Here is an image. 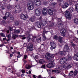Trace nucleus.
I'll use <instances>...</instances> for the list:
<instances>
[{
  "label": "nucleus",
  "mask_w": 78,
  "mask_h": 78,
  "mask_svg": "<svg viewBox=\"0 0 78 78\" xmlns=\"http://www.w3.org/2000/svg\"><path fill=\"white\" fill-rule=\"evenodd\" d=\"M75 10L78 13V4H76L75 5Z\"/></svg>",
  "instance_id": "41"
},
{
  "label": "nucleus",
  "mask_w": 78,
  "mask_h": 78,
  "mask_svg": "<svg viewBox=\"0 0 78 78\" xmlns=\"http://www.w3.org/2000/svg\"><path fill=\"white\" fill-rule=\"evenodd\" d=\"M45 33H47L46 32V31H45V30H43V33H42V36H45Z\"/></svg>",
  "instance_id": "39"
},
{
  "label": "nucleus",
  "mask_w": 78,
  "mask_h": 78,
  "mask_svg": "<svg viewBox=\"0 0 78 78\" xmlns=\"http://www.w3.org/2000/svg\"><path fill=\"white\" fill-rule=\"evenodd\" d=\"M58 41L60 44H62L63 42L62 40V37L61 36H59L58 38Z\"/></svg>",
  "instance_id": "20"
},
{
  "label": "nucleus",
  "mask_w": 78,
  "mask_h": 78,
  "mask_svg": "<svg viewBox=\"0 0 78 78\" xmlns=\"http://www.w3.org/2000/svg\"><path fill=\"white\" fill-rule=\"evenodd\" d=\"M67 60V59L66 57L62 58L59 60V63L61 65H63L64 64H66Z\"/></svg>",
  "instance_id": "5"
},
{
  "label": "nucleus",
  "mask_w": 78,
  "mask_h": 78,
  "mask_svg": "<svg viewBox=\"0 0 78 78\" xmlns=\"http://www.w3.org/2000/svg\"><path fill=\"white\" fill-rule=\"evenodd\" d=\"M33 48V44H29L28 47L27 48V51L28 52V51H32Z\"/></svg>",
  "instance_id": "9"
},
{
  "label": "nucleus",
  "mask_w": 78,
  "mask_h": 78,
  "mask_svg": "<svg viewBox=\"0 0 78 78\" xmlns=\"http://www.w3.org/2000/svg\"><path fill=\"white\" fill-rule=\"evenodd\" d=\"M20 18L22 19H23L24 20H26L28 18V15H24L23 13H21L20 15Z\"/></svg>",
  "instance_id": "11"
},
{
  "label": "nucleus",
  "mask_w": 78,
  "mask_h": 78,
  "mask_svg": "<svg viewBox=\"0 0 78 78\" xmlns=\"http://www.w3.org/2000/svg\"><path fill=\"white\" fill-rule=\"evenodd\" d=\"M43 41H45L47 39V38L45 36H43Z\"/></svg>",
  "instance_id": "47"
},
{
  "label": "nucleus",
  "mask_w": 78,
  "mask_h": 78,
  "mask_svg": "<svg viewBox=\"0 0 78 78\" xmlns=\"http://www.w3.org/2000/svg\"><path fill=\"white\" fill-rule=\"evenodd\" d=\"M59 6H62H62H63V5H62V4L61 3H60L59 4Z\"/></svg>",
  "instance_id": "60"
},
{
  "label": "nucleus",
  "mask_w": 78,
  "mask_h": 78,
  "mask_svg": "<svg viewBox=\"0 0 78 78\" xmlns=\"http://www.w3.org/2000/svg\"><path fill=\"white\" fill-rule=\"evenodd\" d=\"M74 73L75 75H76V74L78 73V70H76V69H75L74 70Z\"/></svg>",
  "instance_id": "40"
},
{
  "label": "nucleus",
  "mask_w": 78,
  "mask_h": 78,
  "mask_svg": "<svg viewBox=\"0 0 78 78\" xmlns=\"http://www.w3.org/2000/svg\"><path fill=\"white\" fill-rule=\"evenodd\" d=\"M73 40L76 43H77L78 42V38L75 37L74 38Z\"/></svg>",
  "instance_id": "42"
},
{
  "label": "nucleus",
  "mask_w": 78,
  "mask_h": 78,
  "mask_svg": "<svg viewBox=\"0 0 78 78\" xmlns=\"http://www.w3.org/2000/svg\"><path fill=\"white\" fill-rule=\"evenodd\" d=\"M7 17L5 16H4L3 17V19L4 20H6V19H7Z\"/></svg>",
  "instance_id": "51"
},
{
  "label": "nucleus",
  "mask_w": 78,
  "mask_h": 78,
  "mask_svg": "<svg viewBox=\"0 0 78 78\" xmlns=\"http://www.w3.org/2000/svg\"><path fill=\"white\" fill-rule=\"evenodd\" d=\"M17 76H18V77H19V76H20V74L19 73H17Z\"/></svg>",
  "instance_id": "58"
},
{
  "label": "nucleus",
  "mask_w": 78,
  "mask_h": 78,
  "mask_svg": "<svg viewBox=\"0 0 78 78\" xmlns=\"http://www.w3.org/2000/svg\"><path fill=\"white\" fill-rule=\"evenodd\" d=\"M59 37H58V36L57 35H54V36L53 38L54 39H55V40H57V39H58V38Z\"/></svg>",
  "instance_id": "36"
},
{
  "label": "nucleus",
  "mask_w": 78,
  "mask_h": 78,
  "mask_svg": "<svg viewBox=\"0 0 78 78\" xmlns=\"http://www.w3.org/2000/svg\"><path fill=\"white\" fill-rule=\"evenodd\" d=\"M56 3L55 2H54L53 3L51 4V6H53L54 7H55V6H56Z\"/></svg>",
  "instance_id": "43"
},
{
  "label": "nucleus",
  "mask_w": 78,
  "mask_h": 78,
  "mask_svg": "<svg viewBox=\"0 0 78 78\" xmlns=\"http://www.w3.org/2000/svg\"><path fill=\"white\" fill-rule=\"evenodd\" d=\"M45 65H42L41 68H42V69H45Z\"/></svg>",
  "instance_id": "45"
},
{
  "label": "nucleus",
  "mask_w": 78,
  "mask_h": 78,
  "mask_svg": "<svg viewBox=\"0 0 78 78\" xmlns=\"http://www.w3.org/2000/svg\"><path fill=\"white\" fill-rule=\"evenodd\" d=\"M45 62V60L43 59H41L39 61V63L41 64H43Z\"/></svg>",
  "instance_id": "29"
},
{
  "label": "nucleus",
  "mask_w": 78,
  "mask_h": 78,
  "mask_svg": "<svg viewBox=\"0 0 78 78\" xmlns=\"http://www.w3.org/2000/svg\"><path fill=\"white\" fill-rule=\"evenodd\" d=\"M69 75H68L69 76H72L73 75V73H69Z\"/></svg>",
  "instance_id": "49"
},
{
  "label": "nucleus",
  "mask_w": 78,
  "mask_h": 78,
  "mask_svg": "<svg viewBox=\"0 0 78 78\" xmlns=\"http://www.w3.org/2000/svg\"><path fill=\"white\" fill-rule=\"evenodd\" d=\"M9 17L10 20H14V17H13L12 15H11L9 16Z\"/></svg>",
  "instance_id": "38"
},
{
  "label": "nucleus",
  "mask_w": 78,
  "mask_h": 78,
  "mask_svg": "<svg viewBox=\"0 0 78 78\" xmlns=\"http://www.w3.org/2000/svg\"><path fill=\"white\" fill-rule=\"evenodd\" d=\"M42 12L43 16H46L48 12V9L46 8H43Z\"/></svg>",
  "instance_id": "14"
},
{
  "label": "nucleus",
  "mask_w": 78,
  "mask_h": 78,
  "mask_svg": "<svg viewBox=\"0 0 78 78\" xmlns=\"http://www.w3.org/2000/svg\"><path fill=\"white\" fill-rule=\"evenodd\" d=\"M67 61H71V60H72V57L70 55H68L67 56Z\"/></svg>",
  "instance_id": "26"
},
{
  "label": "nucleus",
  "mask_w": 78,
  "mask_h": 78,
  "mask_svg": "<svg viewBox=\"0 0 78 78\" xmlns=\"http://www.w3.org/2000/svg\"><path fill=\"white\" fill-rule=\"evenodd\" d=\"M0 34L1 35L2 37H5V34H3V33H1Z\"/></svg>",
  "instance_id": "48"
},
{
  "label": "nucleus",
  "mask_w": 78,
  "mask_h": 78,
  "mask_svg": "<svg viewBox=\"0 0 78 78\" xmlns=\"http://www.w3.org/2000/svg\"><path fill=\"white\" fill-rule=\"evenodd\" d=\"M17 54L18 55L17 57V58H20L21 56H22V55L20 54V51L18 52Z\"/></svg>",
  "instance_id": "30"
},
{
  "label": "nucleus",
  "mask_w": 78,
  "mask_h": 78,
  "mask_svg": "<svg viewBox=\"0 0 78 78\" xmlns=\"http://www.w3.org/2000/svg\"><path fill=\"white\" fill-rule=\"evenodd\" d=\"M54 64H55V61H53L51 62V63H49L47 64L46 67L49 69H52V68L54 67Z\"/></svg>",
  "instance_id": "7"
},
{
  "label": "nucleus",
  "mask_w": 78,
  "mask_h": 78,
  "mask_svg": "<svg viewBox=\"0 0 78 78\" xmlns=\"http://www.w3.org/2000/svg\"><path fill=\"white\" fill-rule=\"evenodd\" d=\"M69 46L67 45H65L64 46L63 51L65 52H67L69 51Z\"/></svg>",
  "instance_id": "16"
},
{
  "label": "nucleus",
  "mask_w": 78,
  "mask_h": 78,
  "mask_svg": "<svg viewBox=\"0 0 78 78\" xmlns=\"http://www.w3.org/2000/svg\"><path fill=\"white\" fill-rule=\"evenodd\" d=\"M50 45L51 46L50 48L51 50H53V49H55L56 47V44L54 41H51L50 42Z\"/></svg>",
  "instance_id": "2"
},
{
  "label": "nucleus",
  "mask_w": 78,
  "mask_h": 78,
  "mask_svg": "<svg viewBox=\"0 0 78 78\" xmlns=\"http://www.w3.org/2000/svg\"><path fill=\"white\" fill-rule=\"evenodd\" d=\"M2 9V10H3L4 9H5V7H4L3 6H2L1 7Z\"/></svg>",
  "instance_id": "62"
},
{
  "label": "nucleus",
  "mask_w": 78,
  "mask_h": 78,
  "mask_svg": "<svg viewBox=\"0 0 78 78\" xmlns=\"http://www.w3.org/2000/svg\"><path fill=\"white\" fill-rule=\"evenodd\" d=\"M6 37H7L8 38V40H7V41L8 42L9 41H10V40H11V34H9V35H7Z\"/></svg>",
  "instance_id": "32"
},
{
  "label": "nucleus",
  "mask_w": 78,
  "mask_h": 78,
  "mask_svg": "<svg viewBox=\"0 0 78 78\" xmlns=\"http://www.w3.org/2000/svg\"><path fill=\"white\" fill-rule=\"evenodd\" d=\"M65 16L66 17L68 18L69 20H70L72 19L70 14V12L68 10L65 12Z\"/></svg>",
  "instance_id": "3"
},
{
  "label": "nucleus",
  "mask_w": 78,
  "mask_h": 78,
  "mask_svg": "<svg viewBox=\"0 0 78 78\" xmlns=\"http://www.w3.org/2000/svg\"><path fill=\"white\" fill-rule=\"evenodd\" d=\"M73 2H70L69 3V5H73Z\"/></svg>",
  "instance_id": "59"
},
{
  "label": "nucleus",
  "mask_w": 78,
  "mask_h": 78,
  "mask_svg": "<svg viewBox=\"0 0 78 78\" xmlns=\"http://www.w3.org/2000/svg\"><path fill=\"white\" fill-rule=\"evenodd\" d=\"M72 47H73V48H74V49L75 48H76V46L75 45V44H72Z\"/></svg>",
  "instance_id": "44"
},
{
  "label": "nucleus",
  "mask_w": 78,
  "mask_h": 78,
  "mask_svg": "<svg viewBox=\"0 0 78 78\" xmlns=\"http://www.w3.org/2000/svg\"><path fill=\"white\" fill-rule=\"evenodd\" d=\"M42 23L39 22H37L36 23V25H37V27L39 28H41L42 27L41 26H42Z\"/></svg>",
  "instance_id": "18"
},
{
  "label": "nucleus",
  "mask_w": 78,
  "mask_h": 78,
  "mask_svg": "<svg viewBox=\"0 0 78 78\" xmlns=\"http://www.w3.org/2000/svg\"><path fill=\"white\" fill-rule=\"evenodd\" d=\"M55 57V55L51 54L50 53L48 52L46 53L45 55V58L46 59L51 61L53 59V58Z\"/></svg>",
  "instance_id": "1"
},
{
  "label": "nucleus",
  "mask_w": 78,
  "mask_h": 78,
  "mask_svg": "<svg viewBox=\"0 0 78 78\" xmlns=\"http://www.w3.org/2000/svg\"><path fill=\"white\" fill-rule=\"evenodd\" d=\"M15 25H16V26H18V25H19V22L18 21H17L15 23Z\"/></svg>",
  "instance_id": "46"
},
{
  "label": "nucleus",
  "mask_w": 78,
  "mask_h": 78,
  "mask_svg": "<svg viewBox=\"0 0 78 78\" xmlns=\"http://www.w3.org/2000/svg\"><path fill=\"white\" fill-rule=\"evenodd\" d=\"M14 33L15 34H19L20 32V29L16 30L15 29H14Z\"/></svg>",
  "instance_id": "25"
},
{
  "label": "nucleus",
  "mask_w": 78,
  "mask_h": 78,
  "mask_svg": "<svg viewBox=\"0 0 78 78\" xmlns=\"http://www.w3.org/2000/svg\"><path fill=\"white\" fill-rule=\"evenodd\" d=\"M18 37V35H16V34H13L12 35V38L13 39H16V38H17Z\"/></svg>",
  "instance_id": "31"
},
{
  "label": "nucleus",
  "mask_w": 78,
  "mask_h": 78,
  "mask_svg": "<svg viewBox=\"0 0 78 78\" xmlns=\"http://www.w3.org/2000/svg\"><path fill=\"white\" fill-rule=\"evenodd\" d=\"M22 73H25V70L24 69H22Z\"/></svg>",
  "instance_id": "57"
},
{
  "label": "nucleus",
  "mask_w": 78,
  "mask_h": 78,
  "mask_svg": "<svg viewBox=\"0 0 78 78\" xmlns=\"http://www.w3.org/2000/svg\"><path fill=\"white\" fill-rule=\"evenodd\" d=\"M48 10V13L49 15H52L53 14V11L51 10L50 9H49Z\"/></svg>",
  "instance_id": "23"
},
{
  "label": "nucleus",
  "mask_w": 78,
  "mask_h": 78,
  "mask_svg": "<svg viewBox=\"0 0 78 78\" xmlns=\"http://www.w3.org/2000/svg\"><path fill=\"white\" fill-rule=\"evenodd\" d=\"M60 31V33L61 34V35L63 36V37H64L65 36H66V30L64 29L63 30H62V29Z\"/></svg>",
  "instance_id": "17"
},
{
  "label": "nucleus",
  "mask_w": 78,
  "mask_h": 78,
  "mask_svg": "<svg viewBox=\"0 0 78 78\" xmlns=\"http://www.w3.org/2000/svg\"><path fill=\"white\" fill-rule=\"evenodd\" d=\"M36 16H34L30 18L29 19V20L30 21H31V22H34V21H35V20H36Z\"/></svg>",
  "instance_id": "21"
},
{
  "label": "nucleus",
  "mask_w": 78,
  "mask_h": 78,
  "mask_svg": "<svg viewBox=\"0 0 78 78\" xmlns=\"http://www.w3.org/2000/svg\"><path fill=\"white\" fill-rule=\"evenodd\" d=\"M52 72H54V73H61V71L58 70H52Z\"/></svg>",
  "instance_id": "27"
},
{
  "label": "nucleus",
  "mask_w": 78,
  "mask_h": 78,
  "mask_svg": "<svg viewBox=\"0 0 78 78\" xmlns=\"http://www.w3.org/2000/svg\"><path fill=\"white\" fill-rule=\"evenodd\" d=\"M15 12L16 13H19L21 11V9L20 8L19 6L16 5L15 6Z\"/></svg>",
  "instance_id": "8"
},
{
  "label": "nucleus",
  "mask_w": 78,
  "mask_h": 78,
  "mask_svg": "<svg viewBox=\"0 0 78 78\" xmlns=\"http://www.w3.org/2000/svg\"><path fill=\"white\" fill-rule=\"evenodd\" d=\"M23 47H26L27 46V43H25L23 44Z\"/></svg>",
  "instance_id": "56"
},
{
  "label": "nucleus",
  "mask_w": 78,
  "mask_h": 78,
  "mask_svg": "<svg viewBox=\"0 0 78 78\" xmlns=\"http://www.w3.org/2000/svg\"><path fill=\"white\" fill-rule=\"evenodd\" d=\"M13 7V6L12 5H8L7 7V8L8 9H9V10H11V9H12Z\"/></svg>",
  "instance_id": "34"
},
{
  "label": "nucleus",
  "mask_w": 78,
  "mask_h": 78,
  "mask_svg": "<svg viewBox=\"0 0 78 78\" xmlns=\"http://www.w3.org/2000/svg\"><path fill=\"white\" fill-rule=\"evenodd\" d=\"M70 12H72L73 11L74 9L72 7H70L69 9L68 10Z\"/></svg>",
  "instance_id": "28"
},
{
  "label": "nucleus",
  "mask_w": 78,
  "mask_h": 78,
  "mask_svg": "<svg viewBox=\"0 0 78 78\" xmlns=\"http://www.w3.org/2000/svg\"><path fill=\"white\" fill-rule=\"evenodd\" d=\"M5 16H7V17H9V16H11V13L9 12H6L5 13Z\"/></svg>",
  "instance_id": "33"
},
{
  "label": "nucleus",
  "mask_w": 78,
  "mask_h": 78,
  "mask_svg": "<svg viewBox=\"0 0 78 78\" xmlns=\"http://www.w3.org/2000/svg\"><path fill=\"white\" fill-rule=\"evenodd\" d=\"M41 14V12L39 9H36L35 10V15L37 17L40 16Z\"/></svg>",
  "instance_id": "10"
},
{
  "label": "nucleus",
  "mask_w": 78,
  "mask_h": 78,
  "mask_svg": "<svg viewBox=\"0 0 78 78\" xmlns=\"http://www.w3.org/2000/svg\"><path fill=\"white\" fill-rule=\"evenodd\" d=\"M27 58V55H24V59H26Z\"/></svg>",
  "instance_id": "53"
},
{
  "label": "nucleus",
  "mask_w": 78,
  "mask_h": 78,
  "mask_svg": "<svg viewBox=\"0 0 78 78\" xmlns=\"http://www.w3.org/2000/svg\"><path fill=\"white\" fill-rule=\"evenodd\" d=\"M72 62H70L69 63H67L64 64L63 65V68H65L66 66H67V68L68 69H70L72 67Z\"/></svg>",
  "instance_id": "6"
},
{
  "label": "nucleus",
  "mask_w": 78,
  "mask_h": 78,
  "mask_svg": "<svg viewBox=\"0 0 78 78\" xmlns=\"http://www.w3.org/2000/svg\"><path fill=\"white\" fill-rule=\"evenodd\" d=\"M30 36H31V34L29 33V31H28L25 34V36L27 37V42H30L31 38H30Z\"/></svg>",
  "instance_id": "12"
},
{
  "label": "nucleus",
  "mask_w": 78,
  "mask_h": 78,
  "mask_svg": "<svg viewBox=\"0 0 78 78\" xmlns=\"http://www.w3.org/2000/svg\"><path fill=\"white\" fill-rule=\"evenodd\" d=\"M74 22L76 24H78V19L77 18H75V19Z\"/></svg>",
  "instance_id": "35"
},
{
  "label": "nucleus",
  "mask_w": 78,
  "mask_h": 78,
  "mask_svg": "<svg viewBox=\"0 0 78 78\" xmlns=\"http://www.w3.org/2000/svg\"><path fill=\"white\" fill-rule=\"evenodd\" d=\"M58 69L60 70H62V66H60L58 67Z\"/></svg>",
  "instance_id": "54"
},
{
  "label": "nucleus",
  "mask_w": 78,
  "mask_h": 78,
  "mask_svg": "<svg viewBox=\"0 0 78 78\" xmlns=\"http://www.w3.org/2000/svg\"><path fill=\"white\" fill-rule=\"evenodd\" d=\"M31 67H32V66H31V65H28V66L27 65H26L25 67V69H27L28 70H30V69H31Z\"/></svg>",
  "instance_id": "24"
},
{
  "label": "nucleus",
  "mask_w": 78,
  "mask_h": 78,
  "mask_svg": "<svg viewBox=\"0 0 78 78\" xmlns=\"http://www.w3.org/2000/svg\"><path fill=\"white\" fill-rule=\"evenodd\" d=\"M73 59L76 61H78V52L75 53L73 57Z\"/></svg>",
  "instance_id": "15"
},
{
  "label": "nucleus",
  "mask_w": 78,
  "mask_h": 78,
  "mask_svg": "<svg viewBox=\"0 0 78 78\" xmlns=\"http://www.w3.org/2000/svg\"><path fill=\"white\" fill-rule=\"evenodd\" d=\"M20 36L22 37H24V36H25V35H20Z\"/></svg>",
  "instance_id": "61"
},
{
  "label": "nucleus",
  "mask_w": 78,
  "mask_h": 78,
  "mask_svg": "<svg viewBox=\"0 0 78 78\" xmlns=\"http://www.w3.org/2000/svg\"><path fill=\"white\" fill-rule=\"evenodd\" d=\"M42 19V17L41 16H40V17L39 18V19L40 20H41V19Z\"/></svg>",
  "instance_id": "63"
},
{
  "label": "nucleus",
  "mask_w": 78,
  "mask_h": 78,
  "mask_svg": "<svg viewBox=\"0 0 78 78\" xmlns=\"http://www.w3.org/2000/svg\"><path fill=\"white\" fill-rule=\"evenodd\" d=\"M66 54V52L64 51H60L59 52V55L61 56H64V55H65Z\"/></svg>",
  "instance_id": "22"
},
{
  "label": "nucleus",
  "mask_w": 78,
  "mask_h": 78,
  "mask_svg": "<svg viewBox=\"0 0 78 78\" xmlns=\"http://www.w3.org/2000/svg\"><path fill=\"white\" fill-rule=\"evenodd\" d=\"M34 58H35V59H37L39 58V56L37 55H35V56Z\"/></svg>",
  "instance_id": "52"
},
{
  "label": "nucleus",
  "mask_w": 78,
  "mask_h": 78,
  "mask_svg": "<svg viewBox=\"0 0 78 78\" xmlns=\"http://www.w3.org/2000/svg\"><path fill=\"white\" fill-rule=\"evenodd\" d=\"M10 57H12V56H13V54H10Z\"/></svg>",
  "instance_id": "64"
},
{
  "label": "nucleus",
  "mask_w": 78,
  "mask_h": 78,
  "mask_svg": "<svg viewBox=\"0 0 78 78\" xmlns=\"http://www.w3.org/2000/svg\"><path fill=\"white\" fill-rule=\"evenodd\" d=\"M37 76V78H43L42 77L41 75H39L38 76V77L37 76Z\"/></svg>",
  "instance_id": "50"
},
{
  "label": "nucleus",
  "mask_w": 78,
  "mask_h": 78,
  "mask_svg": "<svg viewBox=\"0 0 78 78\" xmlns=\"http://www.w3.org/2000/svg\"><path fill=\"white\" fill-rule=\"evenodd\" d=\"M69 6V4L67 2L64 3V4L62 6V8H67Z\"/></svg>",
  "instance_id": "19"
},
{
  "label": "nucleus",
  "mask_w": 78,
  "mask_h": 78,
  "mask_svg": "<svg viewBox=\"0 0 78 78\" xmlns=\"http://www.w3.org/2000/svg\"><path fill=\"white\" fill-rule=\"evenodd\" d=\"M41 37H40L38 39H36V41L38 43L41 42Z\"/></svg>",
  "instance_id": "37"
},
{
  "label": "nucleus",
  "mask_w": 78,
  "mask_h": 78,
  "mask_svg": "<svg viewBox=\"0 0 78 78\" xmlns=\"http://www.w3.org/2000/svg\"><path fill=\"white\" fill-rule=\"evenodd\" d=\"M34 2L35 3V6H39L41 4V2L40 0H34Z\"/></svg>",
  "instance_id": "13"
},
{
  "label": "nucleus",
  "mask_w": 78,
  "mask_h": 78,
  "mask_svg": "<svg viewBox=\"0 0 78 78\" xmlns=\"http://www.w3.org/2000/svg\"><path fill=\"white\" fill-rule=\"evenodd\" d=\"M9 29L10 31H12L13 30V29L11 27H9Z\"/></svg>",
  "instance_id": "55"
},
{
  "label": "nucleus",
  "mask_w": 78,
  "mask_h": 78,
  "mask_svg": "<svg viewBox=\"0 0 78 78\" xmlns=\"http://www.w3.org/2000/svg\"><path fill=\"white\" fill-rule=\"evenodd\" d=\"M27 6L29 10H33L34 8V6L33 5V2L31 1H30L28 3Z\"/></svg>",
  "instance_id": "4"
}]
</instances>
